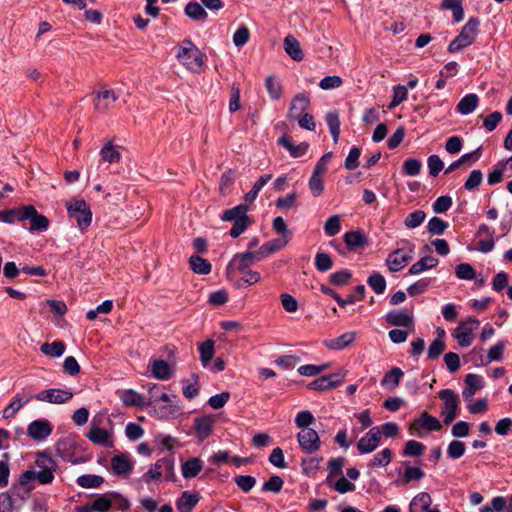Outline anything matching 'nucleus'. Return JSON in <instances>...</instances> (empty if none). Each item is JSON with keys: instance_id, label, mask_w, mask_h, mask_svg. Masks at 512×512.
Segmentation results:
<instances>
[{"instance_id": "nucleus-1", "label": "nucleus", "mask_w": 512, "mask_h": 512, "mask_svg": "<svg viewBox=\"0 0 512 512\" xmlns=\"http://www.w3.org/2000/svg\"><path fill=\"white\" fill-rule=\"evenodd\" d=\"M34 464L36 469L31 468L21 473L18 479L19 485L32 489L31 483L34 481L42 485L52 483L58 467L56 460L46 452H37Z\"/></svg>"}, {"instance_id": "nucleus-2", "label": "nucleus", "mask_w": 512, "mask_h": 512, "mask_svg": "<svg viewBox=\"0 0 512 512\" xmlns=\"http://www.w3.org/2000/svg\"><path fill=\"white\" fill-rule=\"evenodd\" d=\"M176 57L188 70L196 73L200 72L205 62V55L189 40L183 41L178 47Z\"/></svg>"}, {"instance_id": "nucleus-3", "label": "nucleus", "mask_w": 512, "mask_h": 512, "mask_svg": "<svg viewBox=\"0 0 512 512\" xmlns=\"http://www.w3.org/2000/svg\"><path fill=\"white\" fill-rule=\"evenodd\" d=\"M479 20L476 18H470L468 22L463 26L459 35L449 44L448 51L455 53L465 47L470 46L476 38L478 33Z\"/></svg>"}, {"instance_id": "nucleus-4", "label": "nucleus", "mask_w": 512, "mask_h": 512, "mask_svg": "<svg viewBox=\"0 0 512 512\" xmlns=\"http://www.w3.org/2000/svg\"><path fill=\"white\" fill-rule=\"evenodd\" d=\"M69 217L76 220L80 230H85L92 221L90 207L83 199H76L67 205Z\"/></svg>"}, {"instance_id": "nucleus-5", "label": "nucleus", "mask_w": 512, "mask_h": 512, "mask_svg": "<svg viewBox=\"0 0 512 512\" xmlns=\"http://www.w3.org/2000/svg\"><path fill=\"white\" fill-rule=\"evenodd\" d=\"M266 254L262 246L255 251L248 250L245 253L236 254L227 266V274L230 275L233 269L244 270L249 268L252 264L266 258Z\"/></svg>"}, {"instance_id": "nucleus-6", "label": "nucleus", "mask_w": 512, "mask_h": 512, "mask_svg": "<svg viewBox=\"0 0 512 512\" xmlns=\"http://www.w3.org/2000/svg\"><path fill=\"white\" fill-rule=\"evenodd\" d=\"M438 395L443 401L441 415L444 417V423L450 424L458 415L459 396L451 389H443Z\"/></svg>"}, {"instance_id": "nucleus-7", "label": "nucleus", "mask_w": 512, "mask_h": 512, "mask_svg": "<svg viewBox=\"0 0 512 512\" xmlns=\"http://www.w3.org/2000/svg\"><path fill=\"white\" fill-rule=\"evenodd\" d=\"M105 419L106 417L104 414H98L93 417L87 438L96 445L111 447L113 444L111 440V434L106 429L101 427L102 421Z\"/></svg>"}, {"instance_id": "nucleus-8", "label": "nucleus", "mask_w": 512, "mask_h": 512, "mask_svg": "<svg viewBox=\"0 0 512 512\" xmlns=\"http://www.w3.org/2000/svg\"><path fill=\"white\" fill-rule=\"evenodd\" d=\"M414 256V245L409 244L407 247L399 248L391 252L387 259L386 265L391 272L402 270Z\"/></svg>"}, {"instance_id": "nucleus-9", "label": "nucleus", "mask_w": 512, "mask_h": 512, "mask_svg": "<svg viewBox=\"0 0 512 512\" xmlns=\"http://www.w3.org/2000/svg\"><path fill=\"white\" fill-rule=\"evenodd\" d=\"M442 427L441 422L434 416L423 412L419 418L415 419L409 425V433L418 437H423L426 432L438 431Z\"/></svg>"}, {"instance_id": "nucleus-10", "label": "nucleus", "mask_w": 512, "mask_h": 512, "mask_svg": "<svg viewBox=\"0 0 512 512\" xmlns=\"http://www.w3.org/2000/svg\"><path fill=\"white\" fill-rule=\"evenodd\" d=\"M480 322L474 317H469L462 321L454 330V337L462 347H468L473 341V331L478 328Z\"/></svg>"}, {"instance_id": "nucleus-11", "label": "nucleus", "mask_w": 512, "mask_h": 512, "mask_svg": "<svg viewBox=\"0 0 512 512\" xmlns=\"http://www.w3.org/2000/svg\"><path fill=\"white\" fill-rule=\"evenodd\" d=\"M297 440L301 450L308 454L315 453L321 446L320 437L312 428L300 430L297 435Z\"/></svg>"}, {"instance_id": "nucleus-12", "label": "nucleus", "mask_w": 512, "mask_h": 512, "mask_svg": "<svg viewBox=\"0 0 512 512\" xmlns=\"http://www.w3.org/2000/svg\"><path fill=\"white\" fill-rule=\"evenodd\" d=\"M73 397V393L69 389H45L35 396V399L41 402L51 404H64L69 402Z\"/></svg>"}, {"instance_id": "nucleus-13", "label": "nucleus", "mask_w": 512, "mask_h": 512, "mask_svg": "<svg viewBox=\"0 0 512 512\" xmlns=\"http://www.w3.org/2000/svg\"><path fill=\"white\" fill-rule=\"evenodd\" d=\"M381 431L378 427L371 428L357 443L360 454H368L375 451L380 445Z\"/></svg>"}, {"instance_id": "nucleus-14", "label": "nucleus", "mask_w": 512, "mask_h": 512, "mask_svg": "<svg viewBox=\"0 0 512 512\" xmlns=\"http://www.w3.org/2000/svg\"><path fill=\"white\" fill-rule=\"evenodd\" d=\"M52 431L53 426L47 419L34 420L27 427L28 436L35 441L45 440L51 435Z\"/></svg>"}, {"instance_id": "nucleus-15", "label": "nucleus", "mask_w": 512, "mask_h": 512, "mask_svg": "<svg viewBox=\"0 0 512 512\" xmlns=\"http://www.w3.org/2000/svg\"><path fill=\"white\" fill-rule=\"evenodd\" d=\"M216 417L214 415H204L194 419V431L198 439L204 440L213 432Z\"/></svg>"}, {"instance_id": "nucleus-16", "label": "nucleus", "mask_w": 512, "mask_h": 512, "mask_svg": "<svg viewBox=\"0 0 512 512\" xmlns=\"http://www.w3.org/2000/svg\"><path fill=\"white\" fill-rule=\"evenodd\" d=\"M33 395L26 392L17 393L10 404L3 410V418L10 419L16 416L18 411L33 399Z\"/></svg>"}, {"instance_id": "nucleus-17", "label": "nucleus", "mask_w": 512, "mask_h": 512, "mask_svg": "<svg viewBox=\"0 0 512 512\" xmlns=\"http://www.w3.org/2000/svg\"><path fill=\"white\" fill-rule=\"evenodd\" d=\"M310 105V99L307 94L299 93L291 101L287 117L291 120L307 112Z\"/></svg>"}, {"instance_id": "nucleus-18", "label": "nucleus", "mask_w": 512, "mask_h": 512, "mask_svg": "<svg viewBox=\"0 0 512 512\" xmlns=\"http://www.w3.org/2000/svg\"><path fill=\"white\" fill-rule=\"evenodd\" d=\"M150 371L154 378L162 381L169 380L174 375L173 366L161 359L150 363Z\"/></svg>"}, {"instance_id": "nucleus-19", "label": "nucleus", "mask_w": 512, "mask_h": 512, "mask_svg": "<svg viewBox=\"0 0 512 512\" xmlns=\"http://www.w3.org/2000/svg\"><path fill=\"white\" fill-rule=\"evenodd\" d=\"M117 100V96L111 89H103L96 93L94 98L95 109L99 112H106Z\"/></svg>"}, {"instance_id": "nucleus-20", "label": "nucleus", "mask_w": 512, "mask_h": 512, "mask_svg": "<svg viewBox=\"0 0 512 512\" xmlns=\"http://www.w3.org/2000/svg\"><path fill=\"white\" fill-rule=\"evenodd\" d=\"M386 321L392 326L412 327L413 316L405 310H392L386 314Z\"/></svg>"}, {"instance_id": "nucleus-21", "label": "nucleus", "mask_w": 512, "mask_h": 512, "mask_svg": "<svg viewBox=\"0 0 512 512\" xmlns=\"http://www.w3.org/2000/svg\"><path fill=\"white\" fill-rule=\"evenodd\" d=\"M465 385L462 396L464 400L471 401L476 392L483 388V379L477 374H468L465 377Z\"/></svg>"}, {"instance_id": "nucleus-22", "label": "nucleus", "mask_w": 512, "mask_h": 512, "mask_svg": "<svg viewBox=\"0 0 512 512\" xmlns=\"http://www.w3.org/2000/svg\"><path fill=\"white\" fill-rule=\"evenodd\" d=\"M278 144L286 148L290 155L294 158L302 157L306 154L309 144L306 142H302L300 144H294L291 140V137L288 135H283L278 139Z\"/></svg>"}, {"instance_id": "nucleus-23", "label": "nucleus", "mask_w": 512, "mask_h": 512, "mask_svg": "<svg viewBox=\"0 0 512 512\" xmlns=\"http://www.w3.org/2000/svg\"><path fill=\"white\" fill-rule=\"evenodd\" d=\"M119 398L123 404L128 407L148 406V401H145V398L133 389L121 391Z\"/></svg>"}, {"instance_id": "nucleus-24", "label": "nucleus", "mask_w": 512, "mask_h": 512, "mask_svg": "<svg viewBox=\"0 0 512 512\" xmlns=\"http://www.w3.org/2000/svg\"><path fill=\"white\" fill-rule=\"evenodd\" d=\"M111 468L116 475H124L131 472L133 463L127 455L120 454L111 459Z\"/></svg>"}, {"instance_id": "nucleus-25", "label": "nucleus", "mask_w": 512, "mask_h": 512, "mask_svg": "<svg viewBox=\"0 0 512 512\" xmlns=\"http://www.w3.org/2000/svg\"><path fill=\"white\" fill-rule=\"evenodd\" d=\"M356 339L355 332H346L325 342V346L331 350H342L350 346Z\"/></svg>"}, {"instance_id": "nucleus-26", "label": "nucleus", "mask_w": 512, "mask_h": 512, "mask_svg": "<svg viewBox=\"0 0 512 512\" xmlns=\"http://www.w3.org/2000/svg\"><path fill=\"white\" fill-rule=\"evenodd\" d=\"M432 504V498L427 492H420L415 495L410 504L409 512H425Z\"/></svg>"}, {"instance_id": "nucleus-27", "label": "nucleus", "mask_w": 512, "mask_h": 512, "mask_svg": "<svg viewBox=\"0 0 512 512\" xmlns=\"http://www.w3.org/2000/svg\"><path fill=\"white\" fill-rule=\"evenodd\" d=\"M285 52L295 61H301L304 58L299 41L292 35H287L284 39Z\"/></svg>"}, {"instance_id": "nucleus-28", "label": "nucleus", "mask_w": 512, "mask_h": 512, "mask_svg": "<svg viewBox=\"0 0 512 512\" xmlns=\"http://www.w3.org/2000/svg\"><path fill=\"white\" fill-rule=\"evenodd\" d=\"M343 239L350 250H355L368 244L366 236L361 231H349L344 234Z\"/></svg>"}, {"instance_id": "nucleus-29", "label": "nucleus", "mask_w": 512, "mask_h": 512, "mask_svg": "<svg viewBox=\"0 0 512 512\" xmlns=\"http://www.w3.org/2000/svg\"><path fill=\"white\" fill-rule=\"evenodd\" d=\"M199 497L196 494L185 491L176 502L178 512H191L197 505Z\"/></svg>"}, {"instance_id": "nucleus-30", "label": "nucleus", "mask_w": 512, "mask_h": 512, "mask_svg": "<svg viewBox=\"0 0 512 512\" xmlns=\"http://www.w3.org/2000/svg\"><path fill=\"white\" fill-rule=\"evenodd\" d=\"M203 468V462L199 458H190L181 466L182 476L186 479L196 477Z\"/></svg>"}, {"instance_id": "nucleus-31", "label": "nucleus", "mask_w": 512, "mask_h": 512, "mask_svg": "<svg viewBox=\"0 0 512 512\" xmlns=\"http://www.w3.org/2000/svg\"><path fill=\"white\" fill-rule=\"evenodd\" d=\"M153 407L157 415L162 419L176 417L181 411V406L179 405V402L163 403L159 405H154Z\"/></svg>"}, {"instance_id": "nucleus-32", "label": "nucleus", "mask_w": 512, "mask_h": 512, "mask_svg": "<svg viewBox=\"0 0 512 512\" xmlns=\"http://www.w3.org/2000/svg\"><path fill=\"white\" fill-rule=\"evenodd\" d=\"M478 101L479 98L476 94H467L459 101L456 109L460 114L468 115L476 109Z\"/></svg>"}, {"instance_id": "nucleus-33", "label": "nucleus", "mask_w": 512, "mask_h": 512, "mask_svg": "<svg viewBox=\"0 0 512 512\" xmlns=\"http://www.w3.org/2000/svg\"><path fill=\"white\" fill-rule=\"evenodd\" d=\"M438 265V259L433 256L422 257L419 261L415 262L410 268L411 275L420 274L426 270L432 269Z\"/></svg>"}, {"instance_id": "nucleus-34", "label": "nucleus", "mask_w": 512, "mask_h": 512, "mask_svg": "<svg viewBox=\"0 0 512 512\" xmlns=\"http://www.w3.org/2000/svg\"><path fill=\"white\" fill-rule=\"evenodd\" d=\"M101 161L108 162L110 164L117 163L121 159V153L119 149L114 146L111 142L105 144L100 150Z\"/></svg>"}, {"instance_id": "nucleus-35", "label": "nucleus", "mask_w": 512, "mask_h": 512, "mask_svg": "<svg viewBox=\"0 0 512 512\" xmlns=\"http://www.w3.org/2000/svg\"><path fill=\"white\" fill-rule=\"evenodd\" d=\"M392 455L393 453L391 449L384 448L373 456V458L368 463V467L373 469L379 467H386L391 462Z\"/></svg>"}, {"instance_id": "nucleus-36", "label": "nucleus", "mask_w": 512, "mask_h": 512, "mask_svg": "<svg viewBox=\"0 0 512 512\" xmlns=\"http://www.w3.org/2000/svg\"><path fill=\"white\" fill-rule=\"evenodd\" d=\"M247 211L248 207L245 204H239L232 209L224 211L221 219L223 221L248 220Z\"/></svg>"}, {"instance_id": "nucleus-37", "label": "nucleus", "mask_w": 512, "mask_h": 512, "mask_svg": "<svg viewBox=\"0 0 512 512\" xmlns=\"http://www.w3.org/2000/svg\"><path fill=\"white\" fill-rule=\"evenodd\" d=\"M425 476L424 471L420 467L407 466L404 470L401 480L395 481L396 485L407 484L411 481H419Z\"/></svg>"}, {"instance_id": "nucleus-38", "label": "nucleus", "mask_w": 512, "mask_h": 512, "mask_svg": "<svg viewBox=\"0 0 512 512\" xmlns=\"http://www.w3.org/2000/svg\"><path fill=\"white\" fill-rule=\"evenodd\" d=\"M190 268L193 272L201 275H207L211 272V264L204 258L192 255L189 259Z\"/></svg>"}, {"instance_id": "nucleus-39", "label": "nucleus", "mask_w": 512, "mask_h": 512, "mask_svg": "<svg viewBox=\"0 0 512 512\" xmlns=\"http://www.w3.org/2000/svg\"><path fill=\"white\" fill-rule=\"evenodd\" d=\"M65 344L61 341H54L52 343H44L41 345L40 350L41 352L52 358H58L61 357L65 352Z\"/></svg>"}, {"instance_id": "nucleus-40", "label": "nucleus", "mask_w": 512, "mask_h": 512, "mask_svg": "<svg viewBox=\"0 0 512 512\" xmlns=\"http://www.w3.org/2000/svg\"><path fill=\"white\" fill-rule=\"evenodd\" d=\"M185 14L195 21H204L208 17L203 5L197 2H189L185 7Z\"/></svg>"}, {"instance_id": "nucleus-41", "label": "nucleus", "mask_w": 512, "mask_h": 512, "mask_svg": "<svg viewBox=\"0 0 512 512\" xmlns=\"http://www.w3.org/2000/svg\"><path fill=\"white\" fill-rule=\"evenodd\" d=\"M113 506L111 492L99 495L91 504L90 509L97 512H108Z\"/></svg>"}, {"instance_id": "nucleus-42", "label": "nucleus", "mask_w": 512, "mask_h": 512, "mask_svg": "<svg viewBox=\"0 0 512 512\" xmlns=\"http://www.w3.org/2000/svg\"><path fill=\"white\" fill-rule=\"evenodd\" d=\"M76 483L86 489L98 488L104 483V478L100 475L85 474L79 476Z\"/></svg>"}, {"instance_id": "nucleus-43", "label": "nucleus", "mask_w": 512, "mask_h": 512, "mask_svg": "<svg viewBox=\"0 0 512 512\" xmlns=\"http://www.w3.org/2000/svg\"><path fill=\"white\" fill-rule=\"evenodd\" d=\"M200 360L203 366H207L214 356V341L206 340L199 346Z\"/></svg>"}, {"instance_id": "nucleus-44", "label": "nucleus", "mask_w": 512, "mask_h": 512, "mask_svg": "<svg viewBox=\"0 0 512 512\" xmlns=\"http://www.w3.org/2000/svg\"><path fill=\"white\" fill-rule=\"evenodd\" d=\"M326 122L329 127L330 133L336 143L340 135V119L337 112H329L326 115Z\"/></svg>"}, {"instance_id": "nucleus-45", "label": "nucleus", "mask_w": 512, "mask_h": 512, "mask_svg": "<svg viewBox=\"0 0 512 512\" xmlns=\"http://www.w3.org/2000/svg\"><path fill=\"white\" fill-rule=\"evenodd\" d=\"M157 388V385H153L150 389H149V392L151 394V397L148 401V406H151V405H159V404H163V403H173V402H179L180 400L178 399V396L177 395H169L167 393H162L160 396H155L153 394V390Z\"/></svg>"}, {"instance_id": "nucleus-46", "label": "nucleus", "mask_w": 512, "mask_h": 512, "mask_svg": "<svg viewBox=\"0 0 512 512\" xmlns=\"http://www.w3.org/2000/svg\"><path fill=\"white\" fill-rule=\"evenodd\" d=\"M29 221L31 231H45L49 226L48 218L42 214H39L36 209H34V213H32Z\"/></svg>"}, {"instance_id": "nucleus-47", "label": "nucleus", "mask_w": 512, "mask_h": 512, "mask_svg": "<svg viewBox=\"0 0 512 512\" xmlns=\"http://www.w3.org/2000/svg\"><path fill=\"white\" fill-rule=\"evenodd\" d=\"M344 464H345V459L343 457L333 458L328 462L329 475L326 478L327 485H331L334 475H338V474L342 473Z\"/></svg>"}, {"instance_id": "nucleus-48", "label": "nucleus", "mask_w": 512, "mask_h": 512, "mask_svg": "<svg viewBox=\"0 0 512 512\" xmlns=\"http://www.w3.org/2000/svg\"><path fill=\"white\" fill-rule=\"evenodd\" d=\"M403 376V371L400 368H393L391 371L386 373L384 378L381 381L382 386H390L391 389H394L399 385L400 379Z\"/></svg>"}, {"instance_id": "nucleus-49", "label": "nucleus", "mask_w": 512, "mask_h": 512, "mask_svg": "<svg viewBox=\"0 0 512 512\" xmlns=\"http://www.w3.org/2000/svg\"><path fill=\"white\" fill-rule=\"evenodd\" d=\"M266 89L273 100H279L282 96V85L273 76H269L265 81Z\"/></svg>"}, {"instance_id": "nucleus-50", "label": "nucleus", "mask_w": 512, "mask_h": 512, "mask_svg": "<svg viewBox=\"0 0 512 512\" xmlns=\"http://www.w3.org/2000/svg\"><path fill=\"white\" fill-rule=\"evenodd\" d=\"M426 218V213L423 210H416L407 215L404 220V225L409 229H414L420 226Z\"/></svg>"}, {"instance_id": "nucleus-51", "label": "nucleus", "mask_w": 512, "mask_h": 512, "mask_svg": "<svg viewBox=\"0 0 512 512\" xmlns=\"http://www.w3.org/2000/svg\"><path fill=\"white\" fill-rule=\"evenodd\" d=\"M324 232L327 236L337 235L341 230V221L339 215L329 217L324 224Z\"/></svg>"}, {"instance_id": "nucleus-52", "label": "nucleus", "mask_w": 512, "mask_h": 512, "mask_svg": "<svg viewBox=\"0 0 512 512\" xmlns=\"http://www.w3.org/2000/svg\"><path fill=\"white\" fill-rule=\"evenodd\" d=\"M505 348L506 342L503 340L498 341L488 350L486 363L502 360Z\"/></svg>"}, {"instance_id": "nucleus-53", "label": "nucleus", "mask_w": 512, "mask_h": 512, "mask_svg": "<svg viewBox=\"0 0 512 512\" xmlns=\"http://www.w3.org/2000/svg\"><path fill=\"white\" fill-rule=\"evenodd\" d=\"M182 392L188 399H193L199 394V377L197 374H192L191 382L184 384Z\"/></svg>"}, {"instance_id": "nucleus-54", "label": "nucleus", "mask_w": 512, "mask_h": 512, "mask_svg": "<svg viewBox=\"0 0 512 512\" xmlns=\"http://www.w3.org/2000/svg\"><path fill=\"white\" fill-rule=\"evenodd\" d=\"M329 367H330L329 363H325L322 365L306 364V365L300 366L298 368V372L300 375L311 377V376H316V375L322 373L323 371L327 370Z\"/></svg>"}, {"instance_id": "nucleus-55", "label": "nucleus", "mask_w": 512, "mask_h": 512, "mask_svg": "<svg viewBox=\"0 0 512 512\" xmlns=\"http://www.w3.org/2000/svg\"><path fill=\"white\" fill-rule=\"evenodd\" d=\"M367 282L376 294H382L386 289V280L380 273L370 275Z\"/></svg>"}, {"instance_id": "nucleus-56", "label": "nucleus", "mask_w": 512, "mask_h": 512, "mask_svg": "<svg viewBox=\"0 0 512 512\" xmlns=\"http://www.w3.org/2000/svg\"><path fill=\"white\" fill-rule=\"evenodd\" d=\"M425 451V445L415 440H409L403 449V455L410 457H418Z\"/></svg>"}, {"instance_id": "nucleus-57", "label": "nucleus", "mask_w": 512, "mask_h": 512, "mask_svg": "<svg viewBox=\"0 0 512 512\" xmlns=\"http://www.w3.org/2000/svg\"><path fill=\"white\" fill-rule=\"evenodd\" d=\"M408 96V88L403 85H397L393 88V98L389 104V109H394L402 102L407 99Z\"/></svg>"}, {"instance_id": "nucleus-58", "label": "nucleus", "mask_w": 512, "mask_h": 512, "mask_svg": "<svg viewBox=\"0 0 512 512\" xmlns=\"http://www.w3.org/2000/svg\"><path fill=\"white\" fill-rule=\"evenodd\" d=\"M333 266V261L329 254L318 252L315 256V267L320 272H326Z\"/></svg>"}, {"instance_id": "nucleus-59", "label": "nucleus", "mask_w": 512, "mask_h": 512, "mask_svg": "<svg viewBox=\"0 0 512 512\" xmlns=\"http://www.w3.org/2000/svg\"><path fill=\"white\" fill-rule=\"evenodd\" d=\"M315 421V417L313 414L308 411H301L295 417V424L300 430L303 429H311L309 426L313 424Z\"/></svg>"}, {"instance_id": "nucleus-60", "label": "nucleus", "mask_w": 512, "mask_h": 512, "mask_svg": "<svg viewBox=\"0 0 512 512\" xmlns=\"http://www.w3.org/2000/svg\"><path fill=\"white\" fill-rule=\"evenodd\" d=\"M290 240L286 238L279 237L277 239H273L265 244L262 245V248L266 254V256H269L270 254L281 250L284 248Z\"/></svg>"}, {"instance_id": "nucleus-61", "label": "nucleus", "mask_w": 512, "mask_h": 512, "mask_svg": "<svg viewBox=\"0 0 512 512\" xmlns=\"http://www.w3.org/2000/svg\"><path fill=\"white\" fill-rule=\"evenodd\" d=\"M421 168H422L421 161L414 159V158H409V159L405 160L403 163V166H402L403 173L407 176L418 175L421 171Z\"/></svg>"}, {"instance_id": "nucleus-62", "label": "nucleus", "mask_w": 512, "mask_h": 512, "mask_svg": "<svg viewBox=\"0 0 512 512\" xmlns=\"http://www.w3.org/2000/svg\"><path fill=\"white\" fill-rule=\"evenodd\" d=\"M455 274L462 280H472L476 276L474 268L468 263L457 265L455 268Z\"/></svg>"}, {"instance_id": "nucleus-63", "label": "nucleus", "mask_w": 512, "mask_h": 512, "mask_svg": "<svg viewBox=\"0 0 512 512\" xmlns=\"http://www.w3.org/2000/svg\"><path fill=\"white\" fill-rule=\"evenodd\" d=\"M284 481L278 475L271 476L268 481L263 484V491L278 493L283 487Z\"/></svg>"}, {"instance_id": "nucleus-64", "label": "nucleus", "mask_w": 512, "mask_h": 512, "mask_svg": "<svg viewBox=\"0 0 512 512\" xmlns=\"http://www.w3.org/2000/svg\"><path fill=\"white\" fill-rule=\"evenodd\" d=\"M447 227L448 223L438 217L431 218L427 226L428 231L434 235H442Z\"/></svg>"}]
</instances>
